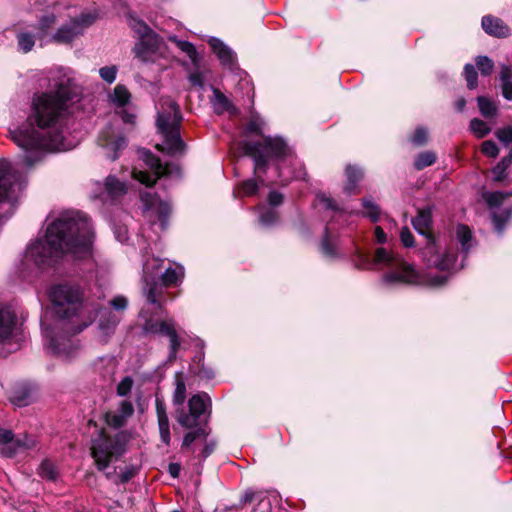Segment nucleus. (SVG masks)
<instances>
[{
	"label": "nucleus",
	"mask_w": 512,
	"mask_h": 512,
	"mask_svg": "<svg viewBox=\"0 0 512 512\" xmlns=\"http://www.w3.org/2000/svg\"><path fill=\"white\" fill-rule=\"evenodd\" d=\"M48 79L52 89L34 96L29 126L11 132L12 140L25 151L27 166L39 161L43 151H66L73 147L66 142L61 129L68 101L76 95L71 71L62 67L52 69Z\"/></svg>",
	"instance_id": "nucleus-1"
},
{
	"label": "nucleus",
	"mask_w": 512,
	"mask_h": 512,
	"mask_svg": "<svg viewBox=\"0 0 512 512\" xmlns=\"http://www.w3.org/2000/svg\"><path fill=\"white\" fill-rule=\"evenodd\" d=\"M93 237L90 219L84 213L65 211L48 225L44 239L28 246L24 261L42 267L64 256L88 259L92 256Z\"/></svg>",
	"instance_id": "nucleus-2"
},
{
	"label": "nucleus",
	"mask_w": 512,
	"mask_h": 512,
	"mask_svg": "<svg viewBox=\"0 0 512 512\" xmlns=\"http://www.w3.org/2000/svg\"><path fill=\"white\" fill-rule=\"evenodd\" d=\"M49 297L56 319L52 326H47L42 321L48 347L58 358L64 361L73 360L81 354L79 341L73 336L85 329L92 320H84L81 295L77 288L67 284L55 285L51 288Z\"/></svg>",
	"instance_id": "nucleus-3"
},
{
	"label": "nucleus",
	"mask_w": 512,
	"mask_h": 512,
	"mask_svg": "<svg viewBox=\"0 0 512 512\" xmlns=\"http://www.w3.org/2000/svg\"><path fill=\"white\" fill-rule=\"evenodd\" d=\"M374 263L385 266L388 271L383 275L385 284H418L439 287L446 283L447 276L435 275L427 278L421 276L412 265L405 262L384 248H378L375 252Z\"/></svg>",
	"instance_id": "nucleus-4"
},
{
	"label": "nucleus",
	"mask_w": 512,
	"mask_h": 512,
	"mask_svg": "<svg viewBox=\"0 0 512 512\" xmlns=\"http://www.w3.org/2000/svg\"><path fill=\"white\" fill-rule=\"evenodd\" d=\"M182 115L177 103L170 97H162L157 105L156 125L163 137V144L156 149L174 156L183 153L185 143L180 137Z\"/></svg>",
	"instance_id": "nucleus-5"
},
{
	"label": "nucleus",
	"mask_w": 512,
	"mask_h": 512,
	"mask_svg": "<svg viewBox=\"0 0 512 512\" xmlns=\"http://www.w3.org/2000/svg\"><path fill=\"white\" fill-rule=\"evenodd\" d=\"M186 399V384L181 373L175 375V390L172 397L175 409V418L180 426L192 429L200 424L201 416L205 414L210 405L207 394L193 395L188 401V411L183 407Z\"/></svg>",
	"instance_id": "nucleus-6"
},
{
	"label": "nucleus",
	"mask_w": 512,
	"mask_h": 512,
	"mask_svg": "<svg viewBox=\"0 0 512 512\" xmlns=\"http://www.w3.org/2000/svg\"><path fill=\"white\" fill-rule=\"evenodd\" d=\"M414 229L427 238V245L423 250V256L428 265L434 266L440 271H452L455 268L457 255L455 250L448 249L440 253L431 233L432 212L430 208L421 209L412 221Z\"/></svg>",
	"instance_id": "nucleus-7"
},
{
	"label": "nucleus",
	"mask_w": 512,
	"mask_h": 512,
	"mask_svg": "<svg viewBox=\"0 0 512 512\" xmlns=\"http://www.w3.org/2000/svg\"><path fill=\"white\" fill-rule=\"evenodd\" d=\"M129 440L126 432L121 431L113 437L108 436L104 430L93 439L91 446V455L99 470L106 469L109 464L118 459L124 452L125 446Z\"/></svg>",
	"instance_id": "nucleus-8"
},
{
	"label": "nucleus",
	"mask_w": 512,
	"mask_h": 512,
	"mask_svg": "<svg viewBox=\"0 0 512 512\" xmlns=\"http://www.w3.org/2000/svg\"><path fill=\"white\" fill-rule=\"evenodd\" d=\"M20 175L6 160H0V222L10 217L16 208V187L20 189Z\"/></svg>",
	"instance_id": "nucleus-9"
},
{
	"label": "nucleus",
	"mask_w": 512,
	"mask_h": 512,
	"mask_svg": "<svg viewBox=\"0 0 512 512\" xmlns=\"http://www.w3.org/2000/svg\"><path fill=\"white\" fill-rule=\"evenodd\" d=\"M245 154L255 161V171L265 168L268 157H285L289 154V148L283 139L275 137H263V142H244Z\"/></svg>",
	"instance_id": "nucleus-10"
},
{
	"label": "nucleus",
	"mask_w": 512,
	"mask_h": 512,
	"mask_svg": "<svg viewBox=\"0 0 512 512\" xmlns=\"http://www.w3.org/2000/svg\"><path fill=\"white\" fill-rule=\"evenodd\" d=\"M20 326L16 314L9 307L0 305V344L6 347L1 356L16 351L19 348Z\"/></svg>",
	"instance_id": "nucleus-11"
},
{
	"label": "nucleus",
	"mask_w": 512,
	"mask_h": 512,
	"mask_svg": "<svg viewBox=\"0 0 512 512\" xmlns=\"http://www.w3.org/2000/svg\"><path fill=\"white\" fill-rule=\"evenodd\" d=\"M142 158L152 172L149 173L134 169L132 171V176L140 183L145 184L146 186H152L160 177L169 174L168 165H163L161 160L150 151L144 150L142 152Z\"/></svg>",
	"instance_id": "nucleus-12"
},
{
	"label": "nucleus",
	"mask_w": 512,
	"mask_h": 512,
	"mask_svg": "<svg viewBox=\"0 0 512 512\" xmlns=\"http://www.w3.org/2000/svg\"><path fill=\"white\" fill-rule=\"evenodd\" d=\"M95 18L91 14H82L80 17L73 18L69 23L62 25L52 36L57 43H68L75 37L82 34L84 29L94 22Z\"/></svg>",
	"instance_id": "nucleus-13"
},
{
	"label": "nucleus",
	"mask_w": 512,
	"mask_h": 512,
	"mask_svg": "<svg viewBox=\"0 0 512 512\" xmlns=\"http://www.w3.org/2000/svg\"><path fill=\"white\" fill-rule=\"evenodd\" d=\"M144 330L148 333L162 334L169 338L170 352L168 355V361L173 362L176 359V354L180 347V340L175 329V322L172 319L160 322L148 320L144 324Z\"/></svg>",
	"instance_id": "nucleus-14"
},
{
	"label": "nucleus",
	"mask_w": 512,
	"mask_h": 512,
	"mask_svg": "<svg viewBox=\"0 0 512 512\" xmlns=\"http://www.w3.org/2000/svg\"><path fill=\"white\" fill-rule=\"evenodd\" d=\"M162 268V260L158 258L147 259L143 265V281L145 282L144 293L151 304H157L158 285L157 276Z\"/></svg>",
	"instance_id": "nucleus-15"
},
{
	"label": "nucleus",
	"mask_w": 512,
	"mask_h": 512,
	"mask_svg": "<svg viewBox=\"0 0 512 512\" xmlns=\"http://www.w3.org/2000/svg\"><path fill=\"white\" fill-rule=\"evenodd\" d=\"M98 145L103 148L107 158L116 160L119 152L126 147L127 140L113 127H107L100 133Z\"/></svg>",
	"instance_id": "nucleus-16"
},
{
	"label": "nucleus",
	"mask_w": 512,
	"mask_h": 512,
	"mask_svg": "<svg viewBox=\"0 0 512 512\" xmlns=\"http://www.w3.org/2000/svg\"><path fill=\"white\" fill-rule=\"evenodd\" d=\"M0 444H3L1 452L7 457H12L19 452L34 448L36 440L30 436L13 439L11 431L0 429Z\"/></svg>",
	"instance_id": "nucleus-17"
},
{
	"label": "nucleus",
	"mask_w": 512,
	"mask_h": 512,
	"mask_svg": "<svg viewBox=\"0 0 512 512\" xmlns=\"http://www.w3.org/2000/svg\"><path fill=\"white\" fill-rule=\"evenodd\" d=\"M128 187L125 181L119 180L113 175L106 177L102 191L94 195L104 203H114L119 201L126 193Z\"/></svg>",
	"instance_id": "nucleus-18"
},
{
	"label": "nucleus",
	"mask_w": 512,
	"mask_h": 512,
	"mask_svg": "<svg viewBox=\"0 0 512 512\" xmlns=\"http://www.w3.org/2000/svg\"><path fill=\"white\" fill-rule=\"evenodd\" d=\"M161 42L157 35L141 38L134 47L136 58L141 62H155L160 55Z\"/></svg>",
	"instance_id": "nucleus-19"
},
{
	"label": "nucleus",
	"mask_w": 512,
	"mask_h": 512,
	"mask_svg": "<svg viewBox=\"0 0 512 512\" xmlns=\"http://www.w3.org/2000/svg\"><path fill=\"white\" fill-rule=\"evenodd\" d=\"M155 408L160 440L165 446L168 447L171 444V432L170 421L164 401L160 398H156Z\"/></svg>",
	"instance_id": "nucleus-20"
},
{
	"label": "nucleus",
	"mask_w": 512,
	"mask_h": 512,
	"mask_svg": "<svg viewBox=\"0 0 512 512\" xmlns=\"http://www.w3.org/2000/svg\"><path fill=\"white\" fill-rule=\"evenodd\" d=\"M134 413L133 405L128 400H123L120 402L118 408L116 410H111L106 413L105 419L109 426L113 428L122 427L128 418H130Z\"/></svg>",
	"instance_id": "nucleus-21"
},
{
	"label": "nucleus",
	"mask_w": 512,
	"mask_h": 512,
	"mask_svg": "<svg viewBox=\"0 0 512 512\" xmlns=\"http://www.w3.org/2000/svg\"><path fill=\"white\" fill-rule=\"evenodd\" d=\"M141 200L144 204L145 209L155 210L156 213L159 215L160 219L166 218L171 211V207L168 203L160 201L151 193H142Z\"/></svg>",
	"instance_id": "nucleus-22"
},
{
	"label": "nucleus",
	"mask_w": 512,
	"mask_h": 512,
	"mask_svg": "<svg viewBox=\"0 0 512 512\" xmlns=\"http://www.w3.org/2000/svg\"><path fill=\"white\" fill-rule=\"evenodd\" d=\"M99 316V328L105 336L110 335L114 332L116 326L121 320L118 313L109 311L107 309H101L98 311Z\"/></svg>",
	"instance_id": "nucleus-23"
},
{
	"label": "nucleus",
	"mask_w": 512,
	"mask_h": 512,
	"mask_svg": "<svg viewBox=\"0 0 512 512\" xmlns=\"http://www.w3.org/2000/svg\"><path fill=\"white\" fill-rule=\"evenodd\" d=\"M209 45L224 66L232 67L235 62V54L228 46L217 38H211Z\"/></svg>",
	"instance_id": "nucleus-24"
},
{
	"label": "nucleus",
	"mask_w": 512,
	"mask_h": 512,
	"mask_svg": "<svg viewBox=\"0 0 512 512\" xmlns=\"http://www.w3.org/2000/svg\"><path fill=\"white\" fill-rule=\"evenodd\" d=\"M482 27L486 33L496 37H505L509 33L508 27L500 19L492 16L482 18Z\"/></svg>",
	"instance_id": "nucleus-25"
},
{
	"label": "nucleus",
	"mask_w": 512,
	"mask_h": 512,
	"mask_svg": "<svg viewBox=\"0 0 512 512\" xmlns=\"http://www.w3.org/2000/svg\"><path fill=\"white\" fill-rule=\"evenodd\" d=\"M205 431H206L205 428L200 427V428H197L196 430L187 432L183 437L181 449L183 451H187V452H191V453L195 454L196 449L193 446V444L196 441L200 442L201 439L205 438Z\"/></svg>",
	"instance_id": "nucleus-26"
},
{
	"label": "nucleus",
	"mask_w": 512,
	"mask_h": 512,
	"mask_svg": "<svg viewBox=\"0 0 512 512\" xmlns=\"http://www.w3.org/2000/svg\"><path fill=\"white\" fill-rule=\"evenodd\" d=\"M500 80L502 82L503 97L507 100H512V66H501Z\"/></svg>",
	"instance_id": "nucleus-27"
},
{
	"label": "nucleus",
	"mask_w": 512,
	"mask_h": 512,
	"mask_svg": "<svg viewBox=\"0 0 512 512\" xmlns=\"http://www.w3.org/2000/svg\"><path fill=\"white\" fill-rule=\"evenodd\" d=\"M346 177H347V183L344 187V190L349 195L356 193L357 183L362 178L361 170L357 167L349 165L346 168Z\"/></svg>",
	"instance_id": "nucleus-28"
},
{
	"label": "nucleus",
	"mask_w": 512,
	"mask_h": 512,
	"mask_svg": "<svg viewBox=\"0 0 512 512\" xmlns=\"http://www.w3.org/2000/svg\"><path fill=\"white\" fill-rule=\"evenodd\" d=\"M183 277V268H168L160 275V281L163 286L170 287L177 285Z\"/></svg>",
	"instance_id": "nucleus-29"
},
{
	"label": "nucleus",
	"mask_w": 512,
	"mask_h": 512,
	"mask_svg": "<svg viewBox=\"0 0 512 512\" xmlns=\"http://www.w3.org/2000/svg\"><path fill=\"white\" fill-rule=\"evenodd\" d=\"M130 93L124 85H117L110 96L112 103L119 107H123L130 101Z\"/></svg>",
	"instance_id": "nucleus-30"
},
{
	"label": "nucleus",
	"mask_w": 512,
	"mask_h": 512,
	"mask_svg": "<svg viewBox=\"0 0 512 512\" xmlns=\"http://www.w3.org/2000/svg\"><path fill=\"white\" fill-rule=\"evenodd\" d=\"M128 25L139 35L140 39L148 37V35H156L143 21L133 16L129 17Z\"/></svg>",
	"instance_id": "nucleus-31"
},
{
	"label": "nucleus",
	"mask_w": 512,
	"mask_h": 512,
	"mask_svg": "<svg viewBox=\"0 0 512 512\" xmlns=\"http://www.w3.org/2000/svg\"><path fill=\"white\" fill-rule=\"evenodd\" d=\"M479 110L481 114L486 117H493L497 113V106L493 101H490L488 98L480 96L477 98Z\"/></svg>",
	"instance_id": "nucleus-32"
},
{
	"label": "nucleus",
	"mask_w": 512,
	"mask_h": 512,
	"mask_svg": "<svg viewBox=\"0 0 512 512\" xmlns=\"http://www.w3.org/2000/svg\"><path fill=\"white\" fill-rule=\"evenodd\" d=\"M19 48L27 53L32 50L35 44V35L31 32L21 31L17 34Z\"/></svg>",
	"instance_id": "nucleus-33"
},
{
	"label": "nucleus",
	"mask_w": 512,
	"mask_h": 512,
	"mask_svg": "<svg viewBox=\"0 0 512 512\" xmlns=\"http://www.w3.org/2000/svg\"><path fill=\"white\" fill-rule=\"evenodd\" d=\"M512 163V150L507 157H504L500 163H498L493 169V180L502 181L505 178V171L507 167Z\"/></svg>",
	"instance_id": "nucleus-34"
},
{
	"label": "nucleus",
	"mask_w": 512,
	"mask_h": 512,
	"mask_svg": "<svg viewBox=\"0 0 512 512\" xmlns=\"http://www.w3.org/2000/svg\"><path fill=\"white\" fill-rule=\"evenodd\" d=\"M363 208L365 210L364 216L368 217L372 222H377L380 219L381 211L379 206L369 199L363 200Z\"/></svg>",
	"instance_id": "nucleus-35"
},
{
	"label": "nucleus",
	"mask_w": 512,
	"mask_h": 512,
	"mask_svg": "<svg viewBox=\"0 0 512 512\" xmlns=\"http://www.w3.org/2000/svg\"><path fill=\"white\" fill-rule=\"evenodd\" d=\"M511 215L512 210L510 208L505 209L501 213L493 212L492 220L497 232L501 233L504 230L505 224L510 219Z\"/></svg>",
	"instance_id": "nucleus-36"
},
{
	"label": "nucleus",
	"mask_w": 512,
	"mask_h": 512,
	"mask_svg": "<svg viewBox=\"0 0 512 512\" xmlns=\"http://www.w3.org/2000/svg\"><path fill=\"white\" fill-rule=\"evenodd\" d=\"M39 475L48 480H55L58 476V471L53 462L44 460L39 467Z\"/></svg>",
	"instance_id": "nucleus-37"
},
{
	"label": "nucleus",
	"mask_w": 512,
	"mask_h": 512,
	"mask_svg": "<svg viewBox=\"0 0 512 512\" xmlns=\"http://www.w3.org/2000/svg\"><path fill=\"white\" fill-rule=\"evenodd\" d=\"M214 106L218 113L229 111L232 105L228 98L219 90H214Z\"/></svg>",
	"instance_id": "nucleus-38"
},
{
	"label": "nucleus",
	"mask_w": 512,
	"mask_h": 512,
	"mask_svg": "<svg viewBox=\"0 0 512 512\" xmlns=\"http://www.w3.org/2000/svg\"><path fill=\"white\" fill-rule=\"evenodd\" d=\"M470 128L478 138H483L491 131V128L486 122L477 118L471 120Z\"/></svg>",
	"instance_id": "nucleus-39"
},
{
	"label": "nucleus",
	"mask_w": 512,
	"mask_h": 512,
	"mask_svg": "<svg viewBox=\"0 0 512 512\" xmlns=\"http://www.w3.org/2000/svg\"><path fill=\"white\" fill-rule=\"evenodd\" d=\"M175 42L176 46L192 60L193 63L197 62V51L193 44L187 41L177 40L175 37L171 38Z\"/></svg>",
	"instance_id": "nucleus-40"
},
{
	"label": "nucleus",
	"mask_w": 512,
	"mask_h": 512,
	"mask_svg": "<svg viewBox=\"0 0 512 512\" xmlns=\"http://www.w3.org/2000/svg\"><path fill=\"white\" fill-rule=\"evenodd\" d=\"M436 161V156L433 152L426 151L418 155L414 165L416 169L421 170L427 166L432 165Z\"/></svg>",
	"instance_id": "nucleus-41"
},
{
	"label": "nucleus",
	"mask_w": 512,
	"mask_h": 512,
	"mask_svg": "<svg viewBox=\"0 0 512 512\" xmlns=\"http://www.w3.org/2000/svg\"><path fill=\"white\" fill-rule=\"evenodd\" d=\"M458 241L461 243L462 248L467 251L470 247L469 242L472 238V234L468 226L459 225L456 230Z\"/></svg>",
	"instance_id": "nucleus-42"
},
{
	"label": "nucleus",
	"mask_w": 512,
	"mask_h": 512,
	"mask_svg": "<svg viewBox=\"0 0 512 512\" xmlns=\"http://www.w3.org/2000/svg\"><path fill=\"white\" fill-rule=\"evenodd\" d=\"M56 17L53 14H47L43 16L39 23L38 38L42 39L49 31V29L55 24Z\"/></svg>",
	"instance_id": "nucleus-43"
},
{
	"label": "nucleus",
	"mask_w": 512,
	"mask_h": 512,
	"mask_svg": "<svg viewBox=\"0 0 512 512\" xmlns=\"http://www.w3.org/2000/svg\"><path fill=\"white\" fill-rule=\"evenodd\" d=\"M464 76L467 81L469 89H475L477 87V72L472 64H466L464 67Z\"/></svg>",
	"instance_id": "nucleus-44"
},
{
	"label": "nucleus",
	"mask_w": 512,
	"mask_h": 512,
	"mask_svg": "<svg viewBox=\"0 0 512 512\" xmlns=\"http://www.w3.org/2000/svg\"><path fill=\"white\" fill-rule=\"evenodd\" d=\"M476 65L483 75H489L494 68L493 61L486 56L477 57Z\"/></svg>",
	"instance_id": "nucleus-45"
},
{
	"label": "nucleus",
	"mask_w": 512,
	"mask_h": 512,
	"mask_svg": "<svg viewBox=\"0 0 512 512\" xmlns=\"http://www.w3.org/2000/svg\"><path fill=\"white\" fill-rule=\"evenodd\" d=\"M507 196L508 194H504L498 191L484 195L487 204L491 208L498 207L499 205H501Z\"/></svg>",
	"instance_id": "nucleus-46"
},
{
	"label": "nucleus",
	"mask_w": 512,
	"mask_h": 512,
	"mask_svg": "<svg viewBox=\"0 0 512 512\" xmlns=\"http://www.w3.org/2000/svg\"><path fill=\"white\" fill-rule=\"evenodd\" d=\"M260 223L263 226H271L278 220V214L274 209H266L260 214Z\"/></svg>",
	"instance_id": "nucleus-47"
},
{
	"label": "nucleus",
	"mask_w": 512,
	"mask_h": 512,
	"mask_svg": "<svg viewBox=\"0 0 512 512\" xmlns=\"http://www.w3.org/2000/svg\"><path fill=\"white\" fill-rule=\"evenodd\" d=\"M100 77L107 83H113L117 75V67L114 65L102 67L99 70Z\"/></svg>",
	"instance_id": "nucleus-48"
},
{
	"label": "nucleus",
	"mask_w": 512,
	"mask_h": 512,
	"mask_svg": "<svg viewBox=\"0 0 512 512\" xmlns=\"http://www.w3.org/2000/svg\"><path fill=\"white\" fill-rule=\"evenodd\" d=\"M10 401L13 405L22 407L29 404L30 401V394L26 391L19 394L17 391H14L13 394L10 396Z\"/></svg>",
	"instance_id": "nucleus-49"
},
{
	"label": "nucleus",
	"mask_w": 512,
	"mask_h": 512,
	"mask_svg": "<svg viewBox=\"0 0 512 512\" xmlns=\"http://www.w3.org/2000/svg\"><path fill=\"white\" fill-rule=\"evenodd\" d=\"M203 444V448L199 454L202 459L207 458L215 449L216 443L213 440L208 439V432L205 431V438L200 441Z\"/></svg>",
	"instance_id": "nucleus-50"
},
{
	"label": "nucleus",
	"mask_w": 512,
	"mask_h": 512,
	"mask_svg": "<svg viewBox=\"0 0 512 512\" xmlns=\"http://www.w3.org/2000/svg\"><path fill=\"white\" fill-rule=\"evenodd\" d=\"M481 152L487 157L495 158L499 154V149L495 142L486 140L481 145Z\"/></svg>",
	"instance_id": "nucleus-51"
},
{
	"label": "nucleus",
	"mask_w": 512,
	"mask_h": 512,
	"mask_svg": "<svg viewBox=\"0 0 512 512\" xmlns=\"http://www.w3.org/2000/svg\"><path fill=\"white\" fill-rule=\"evenodd\" d=\"M133 387V379L129 376L124 377L117 385V394L119 396H126L131 392Z\"/></svg>",
	"instance_id": "nucleus-52"
},
{
	"label": "nucleus",
	"mask_w": 512,
	"mask_h": 512,
	"mask_svg": "<svg viewBox=\"0 0 512 512\" xmlns=\"http://www.w3.org/2000/svg\"><path fill=\"white\" fill-rule=\"evenodd\" d=\"M264 122L259 117H252L249 121L246 131L247 133H255L262 136Z\"/></svg>",
	"instance_id": "nucleus-53"
},
{
	"label": "nucleus",
	"mask_w": 512,
	"mask_h": 512,
	"mask_svg": "<svg viewBox=\"0 0 512 512\" xmlns=\"http://www.w3.org/2000/svg\"><path fill=\"white\" fill-rule=\"evenodd\" d=\"M258 186L254 180H247L239 187V193L244 196H251L256 193Z\"/></svg>",
	"instance_id": "nucleus-54"
},
{
	"label": "nucleus",
	"mask_w": 512,
	"mask_h": 512,
	"mask_svg": "<svg viewBox=\"0 0 512 512\" xmlns=\"http://www.w3.org/2000/svg\"><path fill=\"white\" fill-rule=\"evenodd\" d=\"M428 132L424 128H418L414 132L413 136L411 137V141L413 144L417 146L424 145L427 141Z\"/></svg>",
	"instance_id": "nucleus-55"
},
{
	"label": "nucleus",
	"mask_w": 512,
	"mask_h": 512,
	"mask_svg": "<svg viewBox=\"0 0 512 512\" xmlns=\"http://www.w3.org/2000/svg\"><path fill=\"white\" fill-rule=\"evenodd\" d=\"M496 136L505 145L512 143V127L497 130Z\"/></svg>",
	"instance_id": "nucleus-56"
},
{
	"label": "nucleus",
	"mask_w": 512,
	"mask_h": 512,
	"mask_svg": "<svg viewBox=\"0 0 512 512\" xmlns=\"http://www.w3.org/2000/svg\"><path fill=\"white\" fill-rule=\"evenodd\" d=\"M401 242L405 247H412L414 244V237L409 228L404 227L400 233Z\"/></svg>",
	"instance_id": "nucleus-57"
},
{
	"label": "nucleus",
	"mask_w": 512,
	"mask_h": 512,
	"mask_svg": "<svg viewBox=\"0 0 512 512\" xmlns=\"http://www.w3.org/2000/svg\"><path fill=\"white\" fill-rule=\"evenodd\" d=\"M317 200H318L319 205L323 206L326 209H330V210H337L338 209L335 201L332 198H330V197H328V196H326L324 194L319 195L317 197Z\"/></svg>",
	"instance_id": "nucleus-58"
},
{
	"label": "nucleus",
	"mask_w": 512,
	"mask_h": 512,
	"mask_svg": "<svg viewBox=\"0 0 512 512\" xmlns=\"http://www.w3.org/2000/svg\"><path fill=\"white\" fill-rule=\"evenodd\" d=\"M127 303V299L123 296H117L110 302L111 306L117 311L116 313L118 314L120 311L125 310Z\"/></svg>",
	"instance_id": "nucleus-59"
},
{
	"label": "nucleus",
	"mask_w": 512,
	"mask_h": 512,
	"mask_svg": "<svg viewBox=\"0 0 512 512\" xmlns=\"http://www.w3.org/2000/svg\"><path fill=\"white\" fill-rule=\"evenodd\" d=\"M189 81L193 86H203V75L201 72L196 71L189 75Z\"/></svg>",
	"instance_id": "nucleus-60"
},
{
	"label": "nucleus",
	"mask_w": 512,
	"mask_h": 512,
	"mask_svg": "<svg viewBox=\"0 0 512 512\" xmlns=\"http://www.w3.org/2000/svg\"><path fill=\"white\" fill-rule=\"evenodd\" d=\"M282 200H283V196L276 191L270 192V194L268 196V202L271 206H277V205L281 204Z\"/></svg>",
	"instance_id": "nucleus-61"
},
{
	"label": "nucleus",
	"mask_w": 512,
	"mask_h": 512,
	"mask_svg": "<svg viewBox=\"0 0 512 512\" xmlns=\"http://www.w3.org/2000/svg\"><path fill=\"white\" fill-rule=\"evenodd\" d=\"M322 250H323V253L327 256H334V250L331 246V244L329 243L328 239H324L323 243H322Z\"/></svg>",
	"instance_id": "nucleus-62"
},
{
	"label": "nucleus",
	"mask_w": 512,
	"mask_h": 512,
	"mask_svg": "<svg viewBox=\"0 0 512 512\" xmlns=\"http://www.w3.org/2000/svg\"><path fill=\"white\" fill-rule=\"evenodd\" d=\"M375 238L378 243L386 242V234L384 233L383 229L380 226H377L375 228Z\"/></svg>",
	"instance_id": "nucleus-63"
},
{
	"label": "nucleus",
	"mask_w": 512,
	"mask_h": 512,
	"mask_svg": "<svg viewBox=\"0 0 512 512\" xmlns=\"http://www.w3.org/2000/svg\"><path fill=\"white\" fill-rule=\"evenodd\" d=\"M169 473L174 478L178 477L180 473V465L177 463H171L169 465Z\"/></svg>",
	"instance_id": "nucleus-64"
}]
</instances>
